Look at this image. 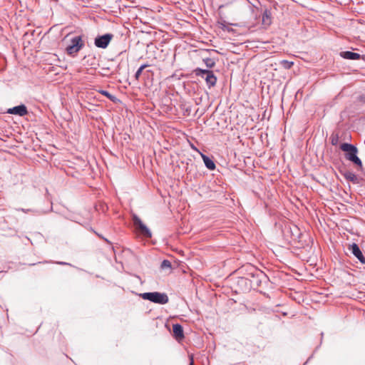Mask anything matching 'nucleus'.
<instances>
[{
	"label": "nucleus",
	"mask_w": 365,
	"mask_h": 365,
	"mask_svg": "<svg viewBox=\"0 0 365 365\" xmlns=\"http://www.w3.org/2000/svg\"><path fill=\"white\" fill-rule=\"evenodd\" d=\"M247 278L241 277L239 280V282L247 284Z\"/></svg>",
	"instance_id": "22"
},
{
	"label": "nucleus",
	"mask_w": 365,
	"mask_h": 365,
	"mask_svg": "<svg viewBox=\"0 0 365 365\" xmlns=\"http://www.w3.org/2000/svg\"><path fill=\"white\" fill-rule=\"evenodd\" d=\"M160 267L163 269L171 268V262L168 259H164L161 263Z\"/></svg>",
	"instance_id": "19"
},
{
	"label": "nucleus",
	"mask_w": 365,
	"mask_h": 365,
	"mask_svg": "<svg viewBox=\"0 0 365 365\" xmlns=\"http://www.w3.org/2000/svg\"><path fill=\"white\" fill-rule=\"evenodd\" d=\"M218 24H220V28L222 29H224L226 26V22L225 21H223V22L218 21Z\"/></svg>",
	"instance_id": "21"
},
{
	"label": "nucleus",
	"mask_w": 365,
	"mask_h": 365,
	"mask_svg": "<svg viewBox=\"0 0 365 365\" xmlns=\"http://www.w3.org/2000/svg\"><path fill=\"white\" fill-rule=\"evenodd\" d=\"M133 222L135 227V229L144 237L147 238H150L152 236L151 232L150 230L146 227L145 225L143 223L141 220L136 215H133Z\"/></svg>",
	"instance_id": "4"
},
{
	"label": "nucleus",
	"mask_w": 365,
	"mask_h": 365,
	"mask_svg": "<svg viewBox=\"0 0 365 365\" xmlns=\"http://www.w3.org/2000/svg\"><path fill=\"white\" fill-rule=\"evenodd\" d=\"M113 34H106L102 36H98L94 41V44L96 47L100 48H106L109 45L110 41L113 38Z\"/></svg>",
	"instance_id": "5"
},
{
	"label": "nucleus",
	"mask_w": 365,
	"mask_h": 365,
	"mask_svg": "<svg viewBox=\"0 0 365 365\" xmlns=\"http://www.w3.org/2000/svg\"><path fill=\"white\" fill-rule=\"evenodd\" d=\"M344 178L349 181H351L354 183H357L358 180L356 175L350 171H346L343 174Z\"/></svg>",
	"instance_id": "13"
},
{
	"label": "nucleus",
	"mask_w": 365,
	"mask_h": 365,
	"mask_svg": "<svg viewBox=\"0 0 365 365\" xmlns=\"http://www.w3.org/2000/svg\"><path fill=\"white\" fill-rule=\"evenodd\" d=\"M340 148L344 152H346L345 158L353 162L354 164L362 166V162L360 158L357 156L358 150L354 145L344 143L340 145Z\"/></svg>",
	"instance_id": "1"
},
{
	"label": "nucleus",
	"mask_w": 365,
	"mask_h": 365,
	"mask_svg": "<svg viewBox=\"0 0 365 365\" xmlns=\"http://www.w3.org/2000/svg\"><path fill=\"white\" fill-rule=\"evenodd\" d=\"M272 13L270 10L265 9L262 14V22L264 26H268L272 24Z\"/></svg>",
	"instance_id": "11"
},
{
	"label": "nucleus",
	"mask_w": 365,
	"mask_h": 365,
	"mask_svg": "<svg viewBox=\"0 0 365 365\" xmlns=\"http://www.w3.org/2000/svg\"><path fill=\"white\" fill-rule=\"evenodd\" d=\"M148 66V64H143L135 72V78L136 80H138L140 75L142 74L143 71Z\"/></svg>",
	"instance_id": "16"
},
{
	"label": "nucleus",
	"mask_w": 365,
	"mask_h": 365,
	"mask_svg": "<svg viewBox=\"0 0 365 365\" xmlns=\"http://www.w3.org/2000/svg\"><path fill=\"white\" fill-rule=\"evenodd\" d=\"M339 138L338 135H332L331 137V143L333 145H336L338 143Z\"/></svg>",
	"instance_id": "20"
},
{
	"label": "nucleus",
	"mask_w": 365,
	"mask_h": 365,
	"mask_svg": "<svg viewBox=\"0 0 365 365\" xmlns=\"http://www.w3.org/2000/svg\"><path fill=\"white\" fill-rule=\"evenodd\" d=\"M281 65L286 69H289L293 66V62L283 60L281 61Z\"/></svg>",
	"instance_id": "18"
},
{
	"label": "nucleus",
	"mask_w": 365,
	"mask_h": 365,
	"mask_svg": "<svg viewBox=\"0 0 365 365\" xmlns=\"http://www.w3.org/2000/svg\"><path fill=\"white\" fill-rule=\"evenodd\" d=\"M205 80L209 88L216 85L217 77L215 76L212 71L205 77Z\"/></svg>",
	"instance_id": "10"
},
{
	"label": "nucleus",
	"mask_w": 365,
	"mask_h": 365,
	"mask_svg": "<svg viewBox=\"0 0 365 365\" xmlns=\"http://www.w3.org/2000/svg\"><path fill=\"white\" fill-rule=\"evenodd\" d=\"M359 101H361L362 103H365V94L360 96Z\"/></svg>",
	"instance_id": "23"
},
{
	"label": "nucleus",
	"mask_w": 365,
	"mask_h": 365,
	"mask_svg": "<svg viewBox=\"0 0 365 365\" xmlns=\"http://www.w3.org/2000/svg\"><path fill=\"white\" fill-rule=\"evenodd\" d=\"M58 264H67V263L66 262H57Z\"/></svg>",
	"instance_id": "24"
},
{
	"label": "nucleus",
	"mask_w": 365,
	"mask_h": 365,
	"mask_svg": "<svg viewBox=\"0 0 365 365\" xmlns=\"http://www.w3.org/2000/svg\"><path fill=\"white\" fill-rule=\"evenodd\" d=\"M202 158L203 159L204 163L205 166L210 170H213L215 169V164L212 160H211L209 157L205 155H202Z\"/></svg>",
	"instance_id": "12"
},
{
	"label": "nucleus",
	"mask_w": 365,
	"mask_h": 365,
	"mask_svg": "<svg viewBox=\"0 0 365 365\" xmlns=\"http://www.w3.org/2000/svg\"><path fill=\"white\" fill-rule=\"evenodd\" d=\"M211 71H212L210 70L197 68L194 70L193 72L197 76H201L202 78H205Z\"/></svg>",
	"instance_id": "14"
},
{
	"label": "nucleus",
	"mask_w": 365,
	"mask_h": 365,
	"mask_svg": "<svg viewBox=\"0 0 365 365\" xmlns=\"http://www.w3.org/2000/svg\"><path fill=\"white\" fill-rule=\"evenodd\" d=\"M7 113L9 114L17 115L19 116H24L28 113V110L26 106L22 104L9 108Z\"/></svg>",
	"instance_id": "7"
},
{
	"label": "nucleus",
	"mask_w": 365,
	"mask_h": 365,
	"mask_svg": "<svg viewBox=\"0 0 365 365\" xmlns=\"http://www.w3.org/2000/svg\"><path fill=\"white\" fill-rule=\"evenodd\" d=\"M340 56L345 59L349 60H359L361 58V55L358 53L346 51H341L339 53Z\"/></svg>",
	"instance_id": "9"
},
{
	"label": "nucleus",
	"mask_w": 365,
	"mask_h": 365,
	"mask_svg": "<svg viewBox=\"0 0 365 365\" xmlns=\"http://www.w3.org/2000/svg\"><path fill=\"white\" fill-rule=\"evenodd\" d=\"M203 61L205 63L206 66L209 68L214 67L215 65V61L211 58H204Z\"/></svg>",
	"instance_id": "15"
},
{
	"label": "nucleus",
	"mask_w": 365,
	"mask_h": 365,
	"mask_svg": "<svg viewBox=\"0 0 365 365\" xmlns=\"http://www.w3.org/2000/svg\"><path fill=\"white\" fill-rule=\"evenodd\" d=\"M100 93L103 96H106L108 99H110L113 102H115L116 98L114 96H113L112 94H110L108 91L102 90L100 91Z\"/></svg>",
	"instance_id": "17"
},
{
	"label": "nucleus",
	"mask_w": 365,
	"mask_h": 365,
	"mask_svg": "<svg viewBox=\"0 0 365 365\" xmlns=\"http://www.w3.org/2000/svg\"><path fill=\"white\" fill-rule=\"evenodd\" d=\"M348 250L361 264H365V257L357 244L352 243L349 245Z\"/></svg>",
	"instance_id": "6"
},
{
	"label": "nucleus",
	"mask_w": 365,
	"mask_h": 365,
	"mask_svg": "<svg viewBox=\"0 0 365 365\" xmlns=\"http://www.w3.org/2000/svg\"><path fill=\"white\" fill-rule=\"evenodd\" d=\"M173 336L177 340H180L184 338V333L182 327L179 324H173Z\"/></svg>",
	"instance_id": "8"
},
{
	"label": "nucleus",
	"mask_w": 365,
	"mask_h": 365,
	"mask_svg": "<svg viewBox=\"0 0 365 365\" xmlns=\"http://www.w3.org/2000/svg\"><path fill=\"white\" fill-rule=\"evenodd\" d=\"M84 46V42L81 36H76L71 39V43L66 47L68 55L74 56Z\"/></svg>",
	"instance_id": "3"
},
{
	"label": "nucleus",
	"mask_w": 365,
	"mask_h": 365,
	"mask_svg": "<svg viewBox=\"0 0 365 365\" xmlns=\"http://www.w3.org/2000/svg\"><path fill=\"white\" fill-rule=\"evenodd\" d=\"M190 365H193V361H192H192H191V362H190Z\"/></svg>",
	"instance_id": "25"
},
{
	"label": "nucleus",
	"mask_w": 365,
	"mask_h": 365,
	"mask_svg": "<svg viewBox=\"0 0 365 365\" xmlns=\"http://www.w3.org/2000/svg\"><path fill=\"white\" fill-rule=\"evenodd\" d=\"M139 296L144 300H148L159 304H165L169 301V298L165 293L158 292L141 293Z\"/></svg>",
	"instance_id": "2"
}]
</instances>
